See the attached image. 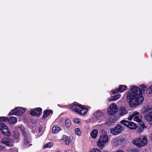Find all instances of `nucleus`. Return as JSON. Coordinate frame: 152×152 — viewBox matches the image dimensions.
<instances>
[{"mask_svg":"<svg viewBox=\"0 0 152 152\" xmlns=\"http://www.w3.org/2000/svg\"><path fill=\"white\" fill-rule=\"evenodd\" d=\"M126 98L127 101L131 107L137 105L144 99L142 92L138 91V88L135 86H133L127 93Z\"/></svg>","mask_w":152,"mask_h":152,"instance_id":"1","label":"nucleus"},{"mask_svg":"<svg viewBox=\"0 0 152 152\" xmlns=\"http://www.w3.org/2000/svg\"><path fill=\"white\" fill-rule=\"evenodd\" d=\"M132 142L134 145L138 147H144L148 144L147 138L145 136H142L133 140Z\"/></svg>","mask_w":152,"mask_h":152,"instance_id":"2","label":"nucleus"},{"mask_svg":"<svg viewBox=\"0 0 152 152\" xmlns=\"http://www.w3.org/2000/svg\"><path fill=\"white\" fill-rule=\"evenodd\" d=\"M109 138L108 135L106 134H102L100 136L97 145L100 148H102L108 143Z\"/></svg>","mask_w":152,"mask_h":152,"instance_id":"3","label":"nucleus"},{"mask_svg":"<svg viewBox=\"0 0 152 152\" xmlns=\"http://www.w3.org/2000/svg\"><path fill=\"white\" fill-rule=\"evenodd\" d=\"M133 118V120L134 121L138 122H140L142 121V117L141 114L138 112L134 111L129 115L128 119L129 121L132 120Z\"/></svg>","mask_w":152,"mask_h":152,"instance_id":"4","label":"nucleus"},{"mask_svg":"<svg viewBox=\"0 0 152 152\" xmlns=\"http://www.w3.org/2000/svg\"><path fill=\"white\" fill-rule=\"evenodd\" d=\"M122 126L120 124H117L113 128L110 129V133L114 135H117L121 132L123 130Z\"/></svg>","mask_w":152,"mask_h":152,"instance_id":"5","label":"nucleus"},{"mask_svg":"<svg viewBox=\"0 0 152 152\" xmlns=\"http://www.w3.org/2000/svg\"><path fill=\"white\" fill-rule=\"evenodd\" d=\"M120 123L124 125L125 126L131 129H135L137 128L136 124L132 122L123 120L121 121Z\"/></svg>","mask_w":152,"mask_h":152,"instance_id":"6","label":"nucleus"},{"mask_svg":"<svg viewBox=\"0 0 152 152\" xmlns=\"http://www.w3.org/2000/svg\"><path fill=\"white\" fill-rule=\"evenodd\" d=\"M118 111V108L117 105L114 103L110 104L108 112L110 115H113L115 114Z\"/></svg>","mask_w":152,"mask_h":152,"instance_id":"7","label":"nucleus"},{"mask_svg":"<svg viewBox=\"0 0 152 152\" xmlns=\"http://www.w3.org/2000/svg\"><path fill=\"white\" fill-rule=\"evenodd\" d=\"M0 130L3 134L7 136H9L10 135V131L7 126L3 123H0Z\"/></svg>","mask_w":152,"mask_h":152,"instance_id":"8","label":"nucleus"},{"mask_svg":"<svg viewBox=\"0 0 152 152\" xmlns=\"http://www.w3.org/2000/svg\"><path fill=\"white\" fill-rule=\"evenodd\" d=\"M1 142L7 146H12L14 145V142L12 139L9 137H5L1 140Z\"/></svg>","mask_w":152,"mask_h":152,"instance_id":"9","label":"nucleus"},{"mask_svg":"<svg viewBox=\"0 0 152 152\" xmlns=\"http://www.w3.org/2000/svg\"><path fill=\"white\" fill-rule=\"evenodd\" d=\"M127 86L126 85H120L118 88L112 90L113 94H114L119 92L122 93L126 90Z\"/></svg>","mask_w":152,"mask_h":152,"instance_id":"10","label":"nucleus"},{"mask_svg":"<svg viewBox=\"0 0 152 152\" xmlns=\"http://www.w3.org/2000/svg\"><path fill=\"white\" fill-rule=\"evenodd\" d=\"M81 105L78 103L72 104L71 105V109L72 111L78 114L79 111H80V109L81 108Z\"/></svg>","mask_w":152,"mask_h":152,"instance_id":"11","label":"nucleus"},{"mask_svg":"<svg viewBox=\"0 0 152 152\" xmlns=\"http://www.w3.org/2000/svg\"><path fill=\"white\" fill-rule=\"evenodd\" d=\"M23 136L24 137V145L25 146L28 147L29 146L31 145L30 144V138L29 134L25 135L23 133Z\"/></svg>","mask_w":152,"mask_h":152,"instance_id":"12","label":"nucleus"},{"mask_svg":"<svg viewBox=\"0 0 152 152\" xmlns=\"http://www.w3.org/2000/svg\"><path fill=\"white\" fill-rule=\"evenodd\" d=\"M80 108L78 113V114L80 115H85L89 110L88 108L84 105H82L80 106Z\"/></svg>","mask_w":152,"mask_h":152,"instance_id":"13","label":"nucleus"},{"mask_svg":"<svg viewBox=\"0 0 152 152\" xmlns=\"http://www.w3.org/2000/svg\"><path fill=\"white\" fill-rule=\"evenodd\" d=\"M42 109L40 108H38L31 110V112L30 114L33 116H38L41 113Z\"/></svg>","mask_w":152,"mask_h":152,"instance_id":"14","label":"nucleus"},{"mask_svg":"<svg viewBox=\"0 0 152 152\" xmlns=\"http://www.w3.org/2000/svg\"><path fill=\"white\" fill-rule=\"evenodd\" d=\"M144 118L146 120L149 122V123L152 125V112L151 113L146 114Z\"/></svg>","mask_w":152,"mask_h":152,"instance_id":"15","label":"nucleus"},{"mask_svg":"<svg viewBox=\"0 0 152 152\" xmlns=\"http://www.w3.org/2000/svg\"><path fill=\"white\" fill-rule=\"evenodd\" d=\"M128 111L124 107H122L120 108L119 111V114L120 116H122L127 114Z\"/></svg>","mask_w":152,"mask_h":152,"instance_id":"16","label":"nucleus"},{"mask_svg":"<svg viewBox=\"0 0 152 152\" xmlns=\"http://www.w3.org/2000/svg\"><path fill=\"white\" fill-rule=\"evenodd\" d=\"M104 115L103 113L100 110H97L94 113V116L96 119L101 118Z\"/></svg>","mask_w":152,"mask_h":152,"instance_id":"17","label":"nucleus"},{"mask_svg":"<svg viewBox=\"0 0 152 152\" xmlns=\"http://www.w3.org/2000/svg\"><path fill=\"white\" fill-rule=\"evenodd\" d=\"M62 140L65 142L66 145H69L70 143V138L66 135H63Z\"/></svg>","mask_w":152,"mask_h":152,"instance_id":"18","label":"nucleus"},{"mask_svg":"<svg viewBox=\"0 0 152 152\" xmlns=\"http://www.w3.org/2000/svg\"><path fill=\"white\" fill-rule=\"evenodd\" d=\"M18 107H16L14 110H12L9 113V115H20V112H19L18 108H17Z\"/></svg>","mask_w":152,"mask_h":152,"instance_id":"19","label":"nucleus"},{"mask_svg":"<svg viewBox=\"0 0 152 152\" xmlns=\"http://www.w3.org/2000/svg\"><path fill=\"white\" fill-rule=\"evenodd\" d=\"M98 131L96 129H94L91 131L90 133V135L92 138L95 139L97 136Z\"/></svg>","mask_w":152,"mask_h":152,"instance_id":"20","label":"nucleus"},{"mask_svg":"<svg viewBox=\"0 0 152 152\" xmlns=\"http://www.w3.org/2000/svg\"><path fill=\"white\" fill-rule=\"evenodd\" d=\"M61 130L60 127L57 126H54L52 128V132L53 134L58 133Z\"/></svg>","mask_w":152,"mask_h":152,"instance_id":"21","label":"nucleus"},{"mask_svg":"<svg viewBox=\"0 0 152 152\" xmlns=\"http://www.w3.org/2000/svg\"><path fill=\"white\" fill-rule=\"evenodd\" d=\"M52 112L51 110H46L44 112V114L42 117L43 118H45L50 114Z\"/></svg>","mask_w":152,"mask_h":152,"instance_id":"22","label":"nucleus"},{"mask_svg":"<svg viewBox=\"0 0 152 152\" xmlns=\"http://www.w3.org/2000/svg\"><path fill=\"white\" fill-rule=\"evenodd\" d=\"M142 111L143 113H149L152 112V110L148 107H145L142 109Z\"/></svg>","mask_w":152,"mask_h":152,"instance_id":"23","label":"nucleus"},{"mask_svg":"<svg viewBox=\"0 0 152 152\" xmlns=\"http://www.w3.org/2000/svg\"><path fill=\"white\" fill-rule=\"evenodd\" d=\"M9 122L10 124H15L17 122V119L14 117H11L9 121Z\"/></svg>","mask_w":152,"mask_h":152,"instance_id":"24","label":"nucleus"},{"mask_svg":"<svg viewBox=\"0 0 152 152\" xmlns=\"http://www.w3.org/2000/svg\"><path fill=\"white\" fill-rule=\"evenodd\" d=\"M121 141V140H119L118 138H113L112 140V142L115 145H118L119 144V142Z\"/></svg>","mask_w":152,"mask_h":152,"instance_id":"25","label":"nucleus"},{"mask_svg":"<svg viewBox=\"0 0 152 152\" xmlns=\"http://www.w3.org/2000/svg\"><path fill=\"white\" fill-rule=\"evenodd\" d=\"M121 95L120 94L116 95L112 97L111 100L109 99V100H113V101H115L120 98L121 97Z\"/></svg>","mask_w":152,"mask_h":152,"instance_id":"26","label":"nucleus"},{"mask_svg":"<svg viewBox=\"0 0 152 152\" xmlns=\"http://www.w3.org/2000/svg\"><path fill=\"white\" fill-rule=\"evenodd\" d=\"M71 122L69 119H66L65 120V125L67 128L70 127L71 125Z\"/></svg>","mask_w":152,"mask_h":152,"instance_id":"27","label":"nucleus"},{"mask_svg":"<svg viewBox=\"0 0 152 152\" xmlns=\"http://www.w3.org/2000/svg\"><path fill=\"white\" fill-rule=\"evenodd\" d=\"M140 88L141 90H140L138 88V91L142 92V94L143 92H144L146 88V86L145 85H141L140 86Z\"/></svg>","mask_w":152,"mask_h":152,"instance_id":"28","label":"nucleus"},{"mask_svg":"<svg viewBox=\"0 0 152 152\" xmlns=\"http://www.w3.org/2000/svg\"><path fill=\"white\" fill-rule=\"evenodd\" d=\"M17 108H18L19 111L20 112V115L24 113L26 110L25 108L21 107H18Z\"/></svg>","mask_w":152,"mask_h":152,"instance_id":"29","label":"nucleus"},{"mask_svg":"<svg viewBox=\"0 0 152 152\" xmlns=\"http://www.w3.org/2000/svg\"><path fill=\"white\" fill-rule=\"evenodd\" d=\"M53 146V144L51 142H50L46 143L44 146V148H51Z\"/></svg>","mask_w":152,"mask_h":152,"instance_id":"30","label":"nucleus"},{"mask_svg":"<svg viewBox=\"0 0 152 152\" xmlns=\"http://www.w3.org/2000/svg\"><path fill=\"white\" fill-rule=\"evenodd\" d=\"M146 94L148 95L152 93V91L151 86L148 88L145 91Z\"/></svg>","mask_w":152,"mask_h":152,"instance_id":"31","label":"nucleus"},{"mask_svg":"<svg viewBox=\"0 0 152 152\" xmlns=\"http://www.w3.org/2000/svg\"><path fill=\"white\" fill-rule=\"evenodd\" d=\"M75 134L77 135L80 136L81 135V132L79 128H77L75 129Z\"/></svg>","mask_w":152,"mask_h":152,"instance_id":"32","label":"nucleus"},{"mask_svg":"<svg viewBox=\"0 0 152 152\" xmlns=\"http://www.w3.org/2000/svg\"><path fill=\"white\" fill-rule=\"evenodd\" d=\"M73 121L76 124H77L79 125H81V124L80 120L78 118H75L73 119Z\"/></svg>","mask_w":152,"mask_h":152,"instance_id":"33","label":"nucleus"},{"mask_svg":"<svg viewBox=\"0 0 152 152\" xmlns=\"http://www.w3.org/2000/svg\"><path fill=\"white\" fill-rule=\"evenodd\" d=\"M8 120V118L5 117H0V122L5 121Z\"/></svg>","mask_w":152,"mask_h":152,"instance_id":"34","label":"nucleus"},{"mask_svg":"<svg viewBox=\"0 0 152 152\" xmlns=\"http://www.w3.org/2000/svg\"><path fill=\"white\" fill-rule=\"evenodd\" d=\"M19 129L21 130V131L23 132V133L26 135L27 134H28V133H26L25 131L24 130V129L23 126H21L20 127H19Z\"/></svg>","mask_w":152,"mask_h":152,"instance_id":"35","label":"nucleus"},{"mask_svg":"<svg viewBox=\"0 0 152 152\" xmlns=\"http://www.w3.org/2000/svg\"><path fill=\"white\" fill-rule=\"evenodd\" d=\"M90 152H101V151L98 149L93 148L90 150Z\"/></svg>","mask_w":152,"mask_h":152,"instance_id":"36","label":"nucleus"},{"mask_svg":"<svg viewBox=\"0 0 152 152\" xmlns=\"http://www.w3.org/2000/svg\"><path fill=\"white\" fill-rule=\"evenodd\" d=\"M9 152H18V151L16 148H14L10 149Z\"/></svg>","mask_w":152,"mask_h":152,"instance_id":"37","label":"nucleus"},{"mask_svg":"<svg viewBox=\"0 0 152 152\" xmlns=\"http://www.w3.org/2000/svg\"><path fill=\"white\" fill-rule=\"evenodd\" d=\"M5 149V147L3 145H0V151L4 150Z\"/></svg>","mask_w":152,"mask_h":152,"instance_id":"38","label":"nucleus"},{"mask_svg":"<svg viewBox=\"0 0 152 152\" xmlns=\"http://www.w3.org/2000/svg\"><path fill=\"white\" fill-rule=\"evenodd\" d=\"M43 125H40V127H39V132H40L41 131L42 129V128L43 127Z\"/></svg>","mask_w":152,"mask_h":152,"instance_id":"39","label":"nucleus"},{"mask_svg":"<svg viewBox=\"0 0 152 152\" xmlns=\"http://www.w3.org/2000/svg\"><path fill=\"white\" fill-rule=\"evenodd\" d=\"M141 128L142 129H146L147 128V127L144 124H142L141 126Z\"/></svg>","mask_w":152,"mask_h":152,"instance_id":"40","label":"nucleus"},{"mask_svg":"<svg viewBox=\"0 0 152 152\" xmlns=\"http://www.w3.org/2000/svg\"><path fill=\"white\" fill-rule=\"evenodd\" d=\"M73 151L72 150L67 149L64 152H72Z\"/></svg>","mask_w":152,"mask_h":152,"instance_id":"41","label":"nucleus"},{"mask_svg":"<svg viewBox=\"0 0 152 152\" xmlns=\"http://www.w3.org/2000/svg\"><path fill=\"white\" fill-rule=\"evenodd\" d=\"M149 137L151 140H152V131L149 134Z\"/></svg>","mask_w":152,"mask_h":152,"instance_id":"42","label":"nucleus"},{"mask_svg":"<svg viewBox=\"0 0 152 152\" xmlns=\"http://www.w3.org/2000/svg\"><path fill=\"white\" fill-rule=\"evenodd\" d=\"M15 138L17 139H18V138H19V135L18 134H17V136L16 137H15Z\"/></svg>","mask_w":152,"mask_h":152,"instance_id":"43","label":"nucleus"},{"mask_svg":"<svg viewBox=\"0 0 152 152\" xmlns=\"http://www.w3.org/2000/svg\"><path fill=\"white\" fill-rule=\"evenodd\" d=\"M116 152H124L122 150H118Z\"/></svg>","mask_w":152,"mask_h":152,"instance_id":"44","label":"nucleus"},{"mask_svg":"<svg viewBox=\"0 0 152 152\" xmlns=\"http://www.w3.org/2000/svg\"><path fill=\"white\" fill-rule=\"evenodd\" d=\"M61 152L60 151H57V152Z\"/></svg>","mask_w":152,"mask_h":152,"instance_id":"45","label":"nucleus"},{"mask_svg":"<svg viewBox=\"0 0 152 152\" xmlns=\"http://www.w3.org/2000/svg\"><path fill=\"white\" fill-rule=\"evenodd\" d=\"M73 137H72V138L73 139Z\"/></svg>","mask_w":152,"mask_h":152,"instance_id":"46","label":"nucleus"},{"mask_svg":"<svg viewBox=\"0 0 152 152\" xmlns=\"http://www.w3.org/2000/svg\"><path fill=\"white\" fill-rule=\"evenodd\" d=\"M73 137H72V138L73 139Z\"/></svg>","mask_w":152,"mask_h":152,"instance_id":"47","label":"nucleus"}]
</instances>
